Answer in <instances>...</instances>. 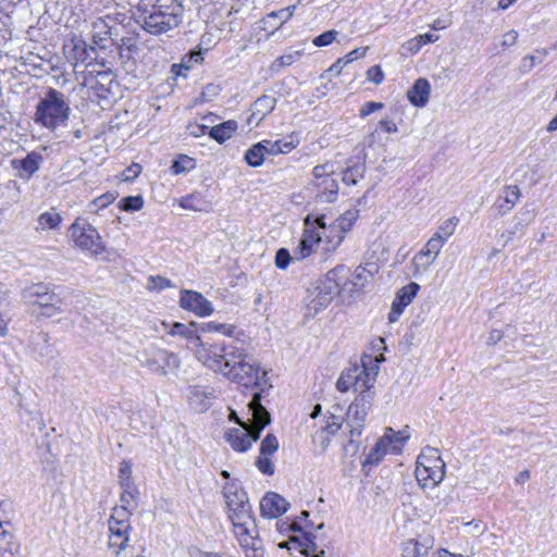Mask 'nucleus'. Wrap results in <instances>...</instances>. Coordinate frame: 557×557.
Here are the masks:
<instances>
[{"label": "nucleus", "instance_id": "nucleus-35", "mask_svg": "<svg viewBox=\"0 0 557 557\" xmlns=\"http://www.w3.org/2000/svg\"><path fill=\"white\" fill-rule=\"evenodd\" d=\"M79 248L85 256L98 261H112L115 258V252L109 250L107 246H79Z\"/></svg>", "mask_w": 557, "mask_h": 557}, {"label": "nucleus", "instance_id": "nucleus-21", "mask_svg": "<svg viewBox=\"0 0 557 557\" xmlns=\"http://www.w3.org/2000/svg\"><path fill=\"white\" fill-rule=\"evenodd\" d=\"M289 507V503L281 495L274 492L267 493L260 502V512L265 518H277L284 515Z\"/></svg>", "mask_w": 557, "mask_h": 557}, {"label": "nucleus", "instance_id": "nucleus-54", "mask_svg": "<svg viewBox=\"0 0 557 557\" xmlns=\"http://www.w3.org/2000/svg\"><path fill=\"white\" fill-rule=\"evenodd\" d=\"M384 107L382 102L368 101L363 103L359 110L360 117L364 119L371 113L381 110Z\"/></svg>", "mask_w": 557, "mask_h": 557}, {"label": "nucleus", "instance_id": "nucleus-13", "mask_svg": "<svg viewBox=\"0 0 557 557\" xmlns=\"http://www.w3.org/2000/svg\"><path fill=\"white\" fill-rule=\"evenodd\" d=\"M131 515L129 509L113 508V512L108 521L110 530L109 546L114 548L116 554L127 546Z\"/></svg>", "mask_w": 557, "mask_h": 557}, {"label": "nucleus", "instance_id": "nucleus-36", "mask_svg": "<svg viewBox=\"0 0 557 557\" xmlns=\"http://www.w3.org/2000/svg\"><path fill=\"white\" fill-rule=\"evenodd\" d=\"M166 332L172 336H181L190 339L193 346L195 345V337H199L198 335L195 334L194 324L186 325L180 322H175L170 326V330Z\"/></svg>", "mask_w": 557, "mask_h": 557}, {"label": "nucleus", "instance_id": "nucleus-17", "mask_svg": "<svg viewBox=\"0 0 557 557\" xmlns=\"http://www.w3.org/2000/svg\"><path fill=\"white\" fill-rule=\"evenodd\" d=\"M278 446V440L272 433L267 434L262 440L259 456L256 460V467L263 474L272 475L274 473V465L270 457L277 451Z\"/></svg>", "mask_w": 557, "mask_h": 557}, {"label": "nucleus", "instance_id": "nucleus-58", "mask_svg": "<svg viewBox=\"0 0 557 557\" xmlns=\"http://www.w3.org/2000/svg\"><path fill=\"white\" fill-rule=\"evenodd\" d=\"M463 527L467 528L468 532L472 535H480L485 531L483 523L475 519L463 523Z\"/></svg>", "mask_w": 557, "mask_h": 557}, {"label": "nucleus", "instance_id": "nucleus-15", "mask_svg": "<svg viewBox=\"0 0 557 557\" xmlns=\"http://www.w3.org/2000/svg\"><path fill=\"white\" fill-rule=\"evenodd\" d=\"M379 264L376 262H367L364 265H359L346 278L342 281L341 290L349 294L362 290L379 272ZM346 274L348 270L346 269Z\"/></svg>", "mask_w": 557, "mask_h": 557}, {"label": "nucleus", "instance_id": "nucleus-20", "mask_svg": "<svg viewBox=\"0 0 557 557\" xmlns=\"http://www.w3.org/2000/svg\"><path fill=\"white\" fill-rule=\"evenodd\" d=\"M42 161L44 158L40 153L32 151L22 159L11 160V168L18 178L28 181L39 170Z\"/></svg>", "mask_w": 557, "mask_h": 557}, {"label": "nucleus", "instance_id": "nucleus-29", "mask_svg": "<svg viewBox=\"0 0 557 557\" xmlns=\"http://www.w3.org/2000/svg\"><path fill=\"white\" fill-rule=\"evenodd\" d=\"M317 198L322 202H334L338 195V184L333 177H325L321 182H317Z\"/></svg>", "mask_w": 557, "mask_h": 557}, {"label": "nucleus", "instance_id": "nucleus-57", "mask_svg": "<svg viewBox=\"0 0 557 557\" xmlns=\"http://www.w3.org/2000/svg\"><path fill=\"white\" fill-rule=\"evenodd\" d=\"M187 129L190 136L198 138L205 134H209L210 127L205 124H190L188 125Z\"/></svg>", "mask_w": 557, "mask_h": 557}, {"label": "nucleus", "instance_id": "nucleus-18", "mask_svg": "<svg viewBox=\"0 0 557 557\" xmlns=\"http://www.w3.org/2000/svg\"><path fill=\"white\" fill-rule=\"evenodd\" d=\"M420 289V285L411 282L406 286L401 287L397 293L392 302L391 311L388 313L389 323L398 321L403 314L405 308L409 306Z\"/></svg>", "mask_w": 557, "mask_h": 557}, {"label": "nucleus", "instance_id": "nucleus-46", "mask_svg": "<svg viewBox=\"0 0 557 557\" xmlns=\"http://www.w3.org/2000/svg\"><path fill=\"white\" fill-rule=\"evenodd\" d=\"M385 434L389 435L391 441H392V446H393L395 453L400 451L403 446L409 438V435L404 434V432H395L392 428H387L385 430Z\"/></svg>", "mask_w": 557, "mask_h": 557}, {"label": "nucleus", "instance_id": "nucleus-60", "mask_svg": "<svg viewBox=\"0 0 557 557\" xmlns=\"http://www.w3.org/2000/svg\"><path fill=\"white\" fill-rule=\"evenodd\" d=\"M141 172V166L138 163H133L123 172L124 181L135 180Z\"/></svg>", "mask_w": 557, "mask_h": 557}, {"label": "nucleus", "instance_id": "nucleus-5", "mask_svg": "<svg viewBox=\"0 0 557 557\" xmlns=\"http://www.w3.org/2000/svg\"><path fill=\"white\" fill-rule=\"evenodd\" d=\"M184 8L177 0H157L151 9L143 14V28L161 35L176 28L183 18Z\"/></svg>", "mask_w": 557, "mask_h": 557}, {"label": "nucleus", "instance_id": "nucleus-30", "mask_svg": "<svg viewBox=\"0 0 557 557\" xmlns=\"http://www.w3.org/2000/svg\"><path fill=\"white\" fill-rule=\"evenodd\" d=\"M359 216L358 209H349L345 211L334 224L331 225L332 231L338 232L337 244H341L344 240V234L350 231L352 224L357 221Z\"/></svg>", "mask_w": 557, "mask_h": 557}, {"label": "nucleus", "instance_id": "nucleus-56", "mask_svg": "<svg viewBox=\"0 0 557 557\" xmlns=\"http://www.w3.org/2000/svg\"><path fill=\"white\" fill-rule=\"evenodd\" d=\"M367 77L369 81L377 85L382 83L384 74L379 65H373L368 70Z\"/></svg>", "mask_w": 557, "mask_h": 557}, {"label": "nucleus", "instance_id": "nucleus-1", "mask_svg": "<svg viewBox=\"0 0 557 557\" xmlns=\"http://www.w3.org/2000/svg\"><path fill=\"white\" fill-rule=\"evenodd\" d=\"M193 349L199 362L231 382L261 391L269 386L267 372L240 346L202 342L200 337H195Z\"/></svg>", "mask_w": 557, "mask_h": 557}, {"label": "nucleus", "instance_id": "nucleus-42", "mask_svg": "<svg viewBox=\"0 0 557 557\" xmlns=\"http://www.w3.org/2000/svg\"><path fill=\"white\" fill-rule=\"evenodd\" d=\"M119 484L120 486L135 484L132 462L129 460H122L119 465Z\"/></svg>", "mask_w": 557, "mask_h": 557}, {"label": "nucleus", "instance_id": "nucleus-64", "mask_svg": "<svg viewBox=\"0 0 557 557\" xmlns=\"http://www.w3.org/2000/svg\"><path fill=\"white\" fill-rule=\"evenodd\" d=\"M517 39H518V33L516 30L511 29L503 36L502 46L503 47H511L517 42Z\"/></svg>", "mask_w": 557, "mask_h": 557}, {"label": "nucleus", "instance_id": "nucleus-28", "mask_svg": "<svg viewBox=\"0 0 557 557\" xmlns=\"http://www.w3.org/2000/svg\"><path fill=\"white\" fill-rule=\"evenodd\" d=\"M364 172H366V161L364 160L350 159L348 161L347 168L343 171L342 180L346 185L352 186V185H356L359 181H361L364 177Z\"/></svg>", "mask_w": 557, "mask_h": 557}, {"label": "nucleus", "instance_id": "nucleus-63", "mask_svg": "<svg viewBox=\"0 0 557 557\" xmlns=\"http://www.w3.org/2000/svg\"><path fill=\"white\" fill-rule=\"evenodd\" d=\"M262 144L267 147V154L269 156H276L282 151L277 140H262Z\"/></svg>", "mask_w": 557, "mask_h": 557}, {"label": "nucleus", "instance_id": "nucleus-24", "mask_svg": "<svg viewBox=\"0 0 557 557\" xmlns=\"http://www.w3.org/2000/svg\"><path fill=\"white\" fill-rule=\"evenodd\" d=\"M431 536L420 535L417 539H409L401 544V557H424L433 547Z\"/></svg>", "mask_w": 557, "mask_h": 557}, {"label": "nucleus", "instance_id": "nucleus-11", "mask_svg": "<svg viewBox=\"0 0 557 557\" xmlns=\"http://www.w3.org/2000/svg\"><path fill=\"white\" fill-rule=\"evenodd\" d=\"M139 361L143 367L161 376H166L181 367V359L176 354L159 348L145 349Z\"/></svg>", "mask_w": 557, "mask_h": 557}, {"label": "nucleus", "instance_id": "nucleus-2", "mask_svg": "<svg viewBox=\"0 0 557 557\" xmlns=\"http://www.w3.org/2000/svg\"><path fill=\"white\" fill-rule=\"evenodd\" d=\"M252 414L251 425H243L242 428H233L225 432V441L236 451H247L253 442H256L260 432L271 422L270 413L261 405V396L256 393L248 404Z\"/></svg>", "mask_w": 557, "mask_h": 557}, {"label": "nucleus", "instance_id": "nucleus-23", "mask_svg": "<svg viewBox=\"0 0 557 557\" xmlns=\"http://www.w3.org/2000/svg\"><path fill=\"white\" fill-rule=\"evenodd\" d=\"M276 98L270 95L260 96L250 107V115L247 119L248 125H259L276 106Z\"/></svg>", "mask_w": 557, "mask_h": 557}, {"label": "nucleus", "instance_id": "nucleus-62", "mask_svg": "<svg viewBox=\"0 0 557 557\" xmlns=\"http://www.w3.org/2000/svg\"><path fill=\"white\" fill-rule=\"evenodd\" d=\"M205 331H214L224 334H231V326L222 323L209 322L202 327Z\"/></svg>", "mask_w": 557, "mask_h": 557}, {"label": "nucleus", "instance_id": "nucleus-39", "mask_svg": "<svg viewBox=\"0 0 557 557\" xmlns=\"http://www.w3.org/2000/svg\"><path fill=\"white\" fill-rule=\"evenodd\" d=\"M504 193H505L504 202L506 203V207L503 203H500L499 210L503 213H506V212L510 211L512 209V207L515 206V203L519 200L520 189L518 188V186H507L505 188Z\"/></svg>", "mask_w": 557, "mask_h": 557}, {"label": "nucleus", "instance_id": "nucleus-14", "mask_svg": "<svg viewBox=\"0 0 557 557\" xmlns=\"http://www.w3.org/2000/svg\"><path fill=\"white\" fill-rule=\"evenodd\" d=\"M233 530L239 545L244 549L247 557H263L261 540L258 537L253 517L249 520H240L232 522Z\"/></svg>", "mask_w": 557, "mask_h": 557}, {"label": "nucleus", "instance_id": "nucleus-40", "mask_svg": "<svg viewBox=\"0 0 557 557\" xmlns=\"http://www.w3.org/2000/svg\"><path fill=\"white\" fill-rule=\"evenodd\" d=\"M314 536L309 534L305 535V540L300 541L298 537H290L289 542L297 544L300 548L301 554L305 556H313L318 550L317 544L313 542Z\"/></svg>", "mask_w": 557, "mask_h": 557}, {"label": "nucleus", "instance_id": "nucleus-53", "mask_svg": "<svg viewBox=\"0 0 557 557\" xmlns=\"http://www.w3.org/2000/svg\"><path fill=\"white\" fill-rule=\"evenodd\" d=\"M293 260V253H290L287 249L281 248L277 250L275 256V264L278 269H286Z\"/></svg>", "mask_w": 557, "mask_h": 557}, {"label": "nucleus", "instance_id": "nucleus-6", "mask_svg": "<svg viewBox=\"0 0 557 557\" xmlns=\"http://www.w3.org/2000/svg\"><path fill=\"white\" fill-rule=\"evenodd\" d=\"M346 278V268L336 267L330 270L319 283L308 290L306 297V315H315L325 309L338 295L342 286V281Z\"/></svg>", "mask_w": 557, "mask_h": 557}, {"label": "nucleus", "instance_id": "nucleus-59", "mask_svg": "<svg viewBox=\"0 0 557 557\" xmlns=\"http://www.w3.org/2000/svg\"><path fill=\"white\" fill-rule=\"evenodd\" d=\"M367 50H368V47L366 48H357V49H354L352 51L348 52L344 58V65L345 64H348V63H351L352 61L359 59V58H362L366 55L367 53Z\"/></svg>", "mask_w": 557, "mask_h": 557}, {"label": "nucleus", "instance_id": "nucleus-55", "mask_svg": "<svg viewBox=\"0 0 557 557\" xmlns=\"http://www.w3.org/2000/svg\"><path fill=\"white\" fill-rule=\"evenodd\" d=\"M292 253L294 260H304L313 253V246H297Z\"/></svg>", "mask_w": 557, "mask_h": 557}, {"label": "nucleus", "instance_id": "nucleus-25", "mask_svg": "<svg viewBox=\"0 0 557 557\" xmlns=\"http://www.w3.org/2000/svg\"><path fill=\"white\" fill-rule=\"evenodd\" d=\"M215 399V393L212 388L202 386H193L189 389L188 400L190 406L198 411H206Z\"/></svg>", "mask_w": 557, "mask_h": 557}, {"label": "nucleus", "instance_id": "nucleus-32", "mask_svg": "<svg viewBox=\"0 0 557 557\" xmlns=\"http://www.w3.org/2000/svg\"><path fill=\"white\" fill-rule=\"evenodd\" d=\"M236 129L237 122L234 120H228L219 125L210 127L209 136L219 144H223L233 136Z\"/></svg>", "mask_w": 557, "mask_h": 557}, {"label": "nucleus", "instance_id": "nucleus-34", "mask_svg": "<svg viewBox=\"0 0 557 557\" xmlns=\"http://www.w3.org/2000/svg\"><path fill=\"white\" fill-rule=\"evenodd\" d=\"M267 156V147L262 144V141H259L255 145H252L244 156L245 161L248 163V165L252 168H258L262 165L264 158Z\"/></svg>", "mask_w": 557, "mask_h": 557}, {"label": "nucleus", "instance_id": "nucleus-33", "mask_svg": "<svg viewBox=\"0 0 557 557\" xmlns=\"http://www.w3.org/2000/svg\"><path fill=\"white\" fill-rule=\"evenodd\" d=\"M459 219L455 216L447 219L442 225H440L426 244H434L436 242L445 243L454 234Z\"/></svg>", "mask_w": 557, "mask_h": 557}, {"label": "nucleus", "instance_id": "nucleus-12", "mask_svg": "<svg viewBox=\"0 0 557 557\" xmlns=\"http://www.w3.org/2000/svg\"><path fill=\"white\" fill-rule=\"evenodd\" d=\"M223 494L227 507V515L231 522L249 520L252 518L251 506L246 492L235 482L225 484Z\"/></svg>", "mask_w": 557, "mask_h": 557}, {"label": "nucleus", "instance_id": "nucleus-49", "mask_svg": "<svg viewBox=\"0 0 557 557\" xmlns=\"http://www.w3.org/2000/svg\"><path fill=\"white\" fill-rule=\"evenodd\" d=\"M170 286H171V281L163 276H160V275L152 276L151 275L148 277L147 289L150 292H159V290L164 289Z\"/></svg>", "mask_w": 557, "mask_h": 557}, {"label": "nucleus", "instance_id": "nucleus-61", "mask_svg": "<svg viewBox=\"0 0 557 557\" xmlns=\"http://www.w3.org/2000/svg\"><path fill=\"white\" fill-rule=\"evenodd\" d=\"M189 557H222L221 554L215 552H205L197 546H191L188 548Z\"/></svg>", "mask_w": 557, "mask_h": 557}, {"label": "nucleus", "instance_id": "nucleus-10", "mask_svg": "<svg viewBox=\"0 0 557 557\" xmlns=\"http://www.w3.org/2000/svg\"><path fill=\"white\" fill-rule=\"evenodd\" d=\"M375 398L374 388L357 394L346 412V424L349 428L350 442L360 437L366 425L367 417Z\"/></svg>", "mask_w": 557, "mask_h": 557}, {"label": "nucleus", "instance_id": "nucleus-4", "mask_svg": "<svg viewBox=\"0 0 557 557\" xmlns=\"http://www.w3.org/2000/svg\"><path fill=\"white\" fill-rule=\"evenodd\" d=\"M70 113L71 108L64 94L49 88L36 106L34 121L42 127L55 131L66 124Z\"/></svg>", "mask_w": 557, "mask_h": 557}, {"label": "nucleus", "instance_id": "nucleus-43", "mask_svg": "<svg viewBox=\"0 0 557 557\" xmlns=\"http://www.w3.org/2000/svg\"><path fill=\"white\" fill-rule=\"evenodd\" d=\"M61 220H62V218L58 212L47 211L39 215L38 224L41 228L52 230V228H55L60 224Z\"/></svg>", "mask_w": 557, "mask_h": 557}, {"label": "nucleus", "instance_id": "nucleus-52", "mask_svg": "<svg viewBox=\"0 0 557 557\" xmlns=\"http://www.w3.org/2000/svg\"><path fill=\"white\" fill-rule=\"evenodd\" d=\"M116 198L115 193H106L92 200L90 207H95L96 210L107 208L110 203H112Z\"/></svg>", "mask_w": 557, "mask_h": 557}, {"label": "nucleus", "instance_id": "nucleus-26", "mask_svg": "<svg viewBox=\"0 0 557 557\" xmlns=\"http://www.w3.org/2000/svg\"><path fill=\"white\" fill-rule=\"evenodd\" d=\"M438 253V249H431L428 246L421 248L411 259L412 274L417 276L426 271Z\"/></svg>", "mask_w": 557, "mask_h": 557}, {"label": "nucleus", "instance_id": "nucleus-7", "mask_svg": "<svg viewBox=\"0 0 557 557\" xmlns=\"http://www.w3.org/2000/svg\"><path fill=\"white\" fill-rule=\"evenodd\" d=\"M23 296L29 301L33 312L38 315L52 318L64 312V299L48 285L33 284L24 289Z\"/></svg>", "mask_w": 557, "mask_h": 557}, {"label": "nucleus", "instance_id": "nucleus-8", "mask_svg": "<svg viewBox=\"0 0 557 557\" xmlns=\"http://www.w3.org/2000/svg\"><path fill=\"white\" fill-rule=\"evenodd\" d=\"M84 86L92 90L98 99L108 100L114 96V89L117 83L111 67L103 59L86 64V74L84 76Z\"/></svg>", "mask_w": 557, "mask_h": 557}, {"label": "nucleus", "instance_id": "nucleus-9", "mask_svg": "<svg viewBox=\"0 0 557 557\" xmlns=\"http://www.w3.org/2000/svg\"><path fill=\"white\" fill-rule=\"evenodd\" d=\"M416 478L422 487H435L445 478V462L441 458L440 450L425 447L418 456Z\"/></svg>", "mask_w": 557, "mask_h": 557}, {"label": "nucleus", "instance_id": "nucleus-19", "mask_svg": "<svg viewBox=\"0 0 557 557\" xmlns=\"http://www.w3.org/2000/svg\"><path fill=\"white\" fill-rule=\"evenodd\" d=\"M180 305L183 309L191 311L199 317L210 315L214 311L212 304L195 290H182Z\"/></svg>", "mask_w": 557, "mask_h": 557}, {"label": "nucleus", "instance_id": "nucleus-22", "mask_svg": "<svg viewBox=\"0 0 557 557\" xmlns=\"http://www.w3.org/2000/svg\"><path fill=\"white\" fill-rule=\"evenodd\" d=\"M74 244H98L100 235L98 231L86 220L77 219L70 227Z\"/></svg>", "mask_w": 557, "mask_h": 557}, {"label": "nucleus", "instance_id": "nucleus-45", "mask_svg": "<svg viewBox=\"0 0 557 557\" xmlns=\"http://www.w3.org/2000/svg\"><path fill=\"white\" fill-rule=\"evenodd\" d=\"M300 57L299 51H294L287 54H283L275 59V61L272 63L271 70L278 72L282 67L289 66L294 62H296Z\"/></svg>", "mask_w": 557, "mask_h": 557}, {"label": "nucleus", "instance_id": "nucleus-41", "mask_svg": "<svg viewBox=\"0 0 557 557\" xmlns=\"http://www.w3.org/2000/svg\"><path fill=\"white\" fill-rule=\"evenodd\" d=\"M11 301H0V336H5L12 320Z\"/></svg>", "mask_w": 557, "mask_h": 557}, {"label": "nucleus", "instance_id": "nucleus-47", "mask_svg": "<svg viewBox=\"0 0 557 557\" xmlns=\"http://www.w3.org/2000/svg\"><path fill=\"white\" fill-rule=\"evenodd\" d=\"M202 52L201 50H198V51H191L187 54H185L182 59H181V62L177 63V65L175 67H178L180 66H184V70L185 71H189L194 63H200L202 61Z\"/></svg>", "mask_w": 557, "mask_h": 557}, {"label": "nucleus", "instance_id": "nucleus-16", "mask_svg": "<svg viewBox=\"0 0 557 557\" xmlns=\"http://www.w3.org/2000/svg\"><path fill=\"white\" fill-rule=\"evenodd\" d=\"M326 233V224L324 222V215L308 214L305 219V231L304 236L299 244H321L323 235L326 240L331 243L334 238L330 237Z\"/></svg>", "mask_w": 557, "mask_h": 557}, {"label": "nucleus", "instance_id": "nucleus-38", "mask_svg": "<svg viewBox=\"0 0 557 557\" xmlns=\"http://www.w3.org/2000/svg\"><path fill=\"white\" fill-rule=\"evenodd\" d=\"M123 492L121 494V506L119 508L129 509L132 503H136L139 496L136 484L121 486Z\"/></svg>", "mask_w": 557, "mask_h": 557}, {"label": "nucleus", "instance_id": "nucleus-51", "mask_svg": "<svg viewBox=\"0 0 557 557\" xmlns=\"http://www.w3.org/2000/svg\"><path fill=\"white\" fill-rule=\"evenodd\" d=\"M338 32L335 29L326 30L313 39V45L317 47H326L331 45L337 37Z\"/></svg>", "mask_w": 557, "mask_h": 557}, {"label": "nucleus", "instance_id": "nucleus-31", "mask_svg": "<svg viewBox=\"0 0 557 557\" xmlns=\"http://www.w3.org/2000/svg\"><path fill=\"white\" fill-rule=\"evenodd\" d=\"M389 453H395L389 435L384 433L375 443L372 450L369 453L367 461L369 463H379L382 458Z\"/></svg>", "mask_w": 557, "mask_h": 557}, {"label": "nucleus", "instance_id": "nucleus-44", "mask_svg": "<svg viewBox=\"0 0 557 557\" xmlns=\"http://www.w3.org/2000/svg\"><path fill=\"white\" fill-rule=\"evenodd\" d=\"M144 206L141 196H127L120 200L119 207L124 211H138Z\"/></svg>", "mask_w": 557, "mask_h": 557}, {"label": "nucleus", "instance_id": "nucleus-48", "mask_svg": "<svg viewBox=\"0 0 557 557\" xmlns=\"http://www.w3.org/2000/svg\"><path fill=\"white\" fill-rule=\"evenodd\" d=\"M382 131L389 134H394L398 132V127L394 121L391 119H383L379 122L376 129L369 136V145H371L374 140L375 133Z\"/></svg>", "mask_w": 557, "mask_h": 557}, {"label": "nucleus", "instance_id": "nucleus-27", "mask_svg": "<svg viewBox=\"0 0 557 557\" xmlns=\"http://www.w3.org/2000/svg\"><path fill=\"white\" fill-rule=\"evenodd\" d=\"M431 91V85L425 78H418L408 89V100L418 108H423L428 101Z\"/></svg>", "mask_w": 557, "mask_h": 557}, {"label": "nucleus", "instance_id": "nucleus-37", "mask_svg": "<svg viewBox=\"0 0 557 557\" xmlns=\"http://www.w3.org/2000/svg\"><path fill=\"white\" fill-rule=\"evenodd\" d=\"M195 168V160L186 154H181L177 159H175L171 166L170 171L172 174L178 175L181 173L188 172Z\"/></svg>", "mask_w": 557, "mask_h": 557}, {"label": "nucleus", "instance_id": "nucleus-3", "mask_svg": "<svg viewBox=\"0 0 557 557\" xmlns=\"http://www.w3.org/2000/svg\"><path fill=\"white\" fill-rule=\"evenodd\" d=\"M383 355L375 357L364 356L361 359V366L354 364L344 370L336 381V389L346 393L352 386L357 394L374 388L376 377L380 371L379 362L383 361Z\"/></svg>", "mask_w": 557, "mask_h": 557}, {"label": "nucleus", "instance_id": "nucleus-50", "mask_svg": "<svg viewBox=\"0 0 557 557\" xmlns=\"http://www.w3.org/2000/svg\"><path fill=\"white\" fill-rule=\"evenodd\" d=\"M332 168L333 166L331 164H327V163L314 166L313 170H312V175H313L312 185L315 186L317 182H321L325 177H331L330 174L333 173Z\"/></svg>", "mask_w": 557, "mask_h": 557}]
</instances>
